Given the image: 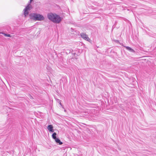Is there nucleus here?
I'll use <instances>...</instances> for the list:
<instances>
[{
  "label": "nucleus",
  "instance_id": "f257e3e1",
  "mask_svg": "<svg viewBox=\"0 0 156 156\" xmlns=\"http://www.w3.org/2000/svg\"><path fill=\"white\" fill-rule=\"evenodd\" d=\"M47 17L50 20L56 23H59L62 19L58 15L51 12L48 14Z\"/></svg>",
  "mask_w": 156,
  "mask_h": 156
},
{
  "label": "nucleus",
  "instance_id": "f03ea898",
  "mask_svg": "<svg viewBox=\"0 0 156 156\" xmlns=\"http://www.w3.org/2000/svg\"><path fill=\"white\" fill-rule=\"evenodd\" d=\"M31 19L35 20L42 21L44 20V17L42 15L37 13H31L29 15Z\"/></svg>",
  "mask_w": 156,
  "mask_h": 156
},
{
  "label": "nucleus",
  "instance_id": "7ed1b4c3",
  "mask_svg": "<svg viewBox=\"0 0 156 156\" xmlns=\"http://www.w3.org/2000/svg\"><path fill=\"white\" fill-rule=\"evenodd\" d=\"M33 0H30V2H29L28 4L25 7V9H24V15L26 17L29 14V11L32 8V6L30 4L31 2Z\"/></svg>",
  "mask_w": 156,
  "mask_h": 156
},
{
  "label": "nucleus",
  "instance_id": "20e7f679",
  "mask_svg": "<svg viewBox=\"0 0 156 156\" xmlns=\"http://www.w3.org/2000/svg\"><path fill=\"white\" fill-rule=\"evenodd\" d=\"M80 36L82 38L85 40H87V41H89L90 40L89 38L88 37L87 35L85 33H81L80 34Z\"/></svg>",
  "mask_w": 156,
  "mask_h": 156
},
{
  "label": "nucleus",
  "instance_id": "39448f33",
  "mask_svg": "<svg viewBox=\"0 0 156 156\" xmlns=\"http://www.w3.org/2000/svg\"><path fill=\"white\" fill-rule=\"evenodd\" d=\"M53 127L51 125H49L47 127V129L48 130L51 132H53L54 130L53 129Z\"/></svg>",
  "mask_w": 156,
  "mask_h": 156
},
{
  "label": "nucleus",
  "instance_id": "423d86ee",
  "mask_svg": "<svg viewBox=\"0 0 156 156\" xmlns=\"http://www.w3.org/2000/svg\"><path fill=\"white\" fill-rule=\"evenodd\" d=\"M54 140L56 143L59 145H62L63 144L62 142L58 138H57Z\"/></svg>",
  "mask_w": 156,
  "mask_h": 156
},
{
  "label": "nucleus",
  "instance_id": "0eeeda50",
  "mask_svg": "<svg viewBox=\"0 0 156 156\" xmlns=\"http://www.w3.org/2000/svg\"><path fill=\"white\" fill-rule=\"evenodd\" d=\"M126 49L127 50L130 51L131 52H134V50L132 48H131L130 47H128V46L126 47Z\"/></svg>",
  "mask_w": 156,
  "mask_h": 156
},
{
  "label": "nucleus",
  "instance_id": "6e6552de",
  "mask_svg": "<svg viewBox=\"0 0 156 156\" xmlns=\"http://www.w3.org/2000/svg\"><path fill=\"white\" fill-rule=\"evenodd\" d=\"M57 133H54L52 135V138L54 139L55 140L56 138H57Z\"/></svg>",
  "mask_w": 156,
  "mask_h": 156
},
{
  "label": "nucleus",
  "instance_id": "1a4fd4ad",
  "mask_svg": "<svg viewBox=\"0 0 156 156\" xmlns=\"http://www.w3.org/2000/svg\"><path fill=\"white\" fill-rule=\"evenodd\" d=\"M3 34H4V35L5 36L9 37H12V36H11L10 34H6L3 33Z\"/></svg>",
  "mask_w": 156,
  "mask_h": 156
},
{
  "label": "nucleus",
  "instance_id": "9d476101",
  "mask_svg": "<svg viewBox=\"0 0 156 156\" xmlns=\"http://www.w3.org/2000/svg\"><path fill=\"white\" fill-rule=\"evenodd\" d=\"M71 52V50L67 49L66 51V53L67 54H68L69 53Z\"/></svg>",
  "mask_w": 156,
  "mask_h": 156
},
{
  "label": "nucleus",
  "instance_id": "9b49d317",
  "mask_svg": "<svg viewBox=\"0 0 156 156\" xmlns=\"http://www.w3.org/2000/svg\"><path fill=\"white\" fill-rule=\"evenodd\" d=\"M30 98H33L32 96H30Z\"/></svg>",
  "mask_w": 156,
  "mask_h": 156
},
{
  "label": "nucleus",
  "instance_id": "f8f14e48",
  "mask_svg": "<svg viewBox=\"0 0 156 156\" xmlns=\"http://www.w3.org/2000/svg\"><path fill=\"white\" fill-rule=\"evenodd\" d=\"M3 34V33H2L1 32H0V34Z\"/></svg>",
  "mask_w": 156,
  "mask_h": 156
}]
</instances>
